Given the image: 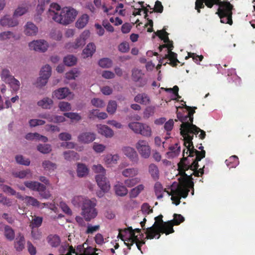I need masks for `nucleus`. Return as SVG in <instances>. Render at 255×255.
<instances>
[{
    "label": "nucleus",
    "instance_id": "obj_1",
    "mask_svg": "<svg viewBox=\"0 0 255 255\" xmlns=\"http://www.w3.org/2000/svg\"><path fill=\"white\" fill-rule=\"evenodd\" d=\"M205 5L210 8L215 5L219 6L216 14L220 18L221 22L230 25L233 24V5L229 1L221 0H196L195 8L198 13H200V9L204 8Z\"/></svg>",
    "mask_w": 255,
    "mask_h": 255
},
{
    "label": "nucleus",
    "instance_id": "obj_2",
    "mask_svg": "<svg viewBox=\"0 0 255 255\" xmlns=\"http://www.w3.org/2000/svg\"><path fill=\"white\" fill-rule=\"evenodd\" d=\"M177 117L178 120L182 122L180 128V133L186 143H192L191 140L193 138L194 134L197 136L199 132H200L199 135V137L200 139H203L205 138L206 135L205 131L191 123L189 121V117L187 115L183 116L180 112H177Z\"/></svg>",
    "mask_w": 255,
    "mask_h": 255
},
{
    "label": "nucleus",
    "instance_id": "obj_3",
    "mask_svg": "<svg viewBox=\"0 0 255 255\" xmlns=\"http://www.w3.org/2000/svg\"><path fill=\"white\" fill-rule=\"evenodd\" d=\"M60 6L56 3L50 5L48 16L55 22L63 25H68L73 22L77 14V11L71 7H64L60 10Z\"/></svg>",
    "mask_w": 255,
    "mask_h": 255
},
{
    "label": "nucleus",
    "instance_id": "obj_4",
    "mask_svg": "<svg viewBox=\"0 0 255 255\" xmlns=\"http://www.w3.org/2000/svg\"><path fill=\"white\" fill-rule=\"evenodd\" d=\"M184 174V177L178 178L179 183L177 185V187L175 189H171V199L172 203L176 206L180 203L181 197L185 198L187 197L190 189L193 188L194 183L193 179L191 175H187V174Z\"/></svg>",
    "mask_w": 255,
    "mask_h": 255
},
{
    "label": "nucleus",
    "instance_id": "obj_5",
    "mask_svg": "<svg viewBox=\"0 0 255 255\" xmlns=\"http://www.w3.org/2000/svg\"><path fill=\"white\" fill-rule=\"evenodd\" d=\"M96 205V200L92 199L86 200L82 206L81 215L86 222H90L97 216L98 212Z\"/></svg>",
    "mask_w": 255,
    "mask_h": 255
},
{
    "label": "nucleus",
    "instance_id": "obj_6",
    "mask_svg": "<svg viewBox=\"0 0 255 255\" xmlns=\"http://www.w3.org/2000/svg\"><path fill=\"white\" fill-rule=\"evenodd\" d=\"M118 237L124 242V244L128 247V250L131 249V247L135 242L140 240L138 236L135 235L131 227L123 230L120 229Z\"/></svg>",
    "mask_w": 255,
    "mask_h": 255
},
{
    "label": "nucleus",
    "instance_id": "obj_7",
    "mask_svg": "<svg viewBox=\"0 0 255 255\" xmlns=\"http://www.w3.org/2000/svg\"><path fill=\"white\" fill-rule=\"evenodd\" d=\"M184 144V146L187 148V150L186 151V153H188V152H189V156L190 157H193L195 155L196 156L195 159L193 160V164L191 165V168H195L198 166V162L200 161L202 159L205 157L206 152L204 150H203V146L202 145V144H200V146L197 147L199 149L201 150L200 151L197 150L195 149L193 146L192 140H191L192 143L189 144V143H186L185 140Z\"/></svg>",
    "mask_w": 255,
    "mask_h": 255
},
{
    "label": "nucleus",
    "instance_id": "obj_8",
    "mask_svg": "<svg viewBox=\"0 0 255 255\" xmlns=\"http://www.w3.org/2000/svg\"><path fill=\"white\" fill-rule=\"evenodd\" d=\"M188 158L187 157H183L180 160V161L178 164V168L179 170V173L180 175V177L179 178H181L182 177H184V174H186L185 171L188 170V169H190L194 172L191 173L190 175L192 177V175H194L196 177H199L200 175H199L200 173L198 171V169L199 167V164H198V166L195 168H191V166L193 164V161L191 164H190L189 162L187 161ZM193 179V178H192Z\"/></svg>",
    "mask_w": 255,
    "mask_h": 255
},
{
    "label": "nucleus",
    "instance_id": "obj_9",
    "mask_svg": "<svg viewBox=\"0 0 255 255\" xmlns=\"http://www.w3.org/2000/svg\"><path fill=\"white\" fill-rule=\"evenodd\" d=\"M144 73L141 70L134 68L131 71V79L133 81L137 83L138 87H143L146 85L147 79L144 77Z\"/></svg>",
    "mask_w": 255,
    "mask_h": 255
},
{
    "label": "nucleus",
    "instance_id": "obj_10",
    "mask_svg": "<svg viewBox=\"0 0 255 255\" xmlns=\"http://www.w3.org/2000/svg\"><path fill=\"white\" fill-rule=\"evenodd\" d=\"M51 74V68L46 65L43 66L40 73V77L37 80L36 86L41 87L45 86L47 83L48 79Z\"/></svg>",
    "mask_w": 255,
    "mask_h": 255
},
{
    "label": "nucleus",
    "instance_id": "obj_11",
    "mask_svg": "<svg viewBox=\"0 0 255 255\" xmlns=\"http://www.w3.org/2000/svg\"><path fill=\"white\" fill-rule=\"evenodd\" d=\"M135 147L142 158H148L151 152V149L146 140L140 139L135 144Z\"/></svg>",
    "mask_w": 255,
    "mask_h": 255
},
{
    "label": "nucleus",
    "instance_id": "obj_12",
    "mask_svg": "<svg viewBox=\"0 0 255 255\" xmlns=\"http://www.w3.org/2000/svg\"><path fill=\"white\" fill-rule=\"evenodd\" d=\"M155 33L159 37L161 40H163L165 44L160 45L159 49L161 51L163 48H167L168 51L172 50L173 48V43L172 41H170L168 37V33L165 31V29L157 30Z\"/></svg>",
    "mask_w": 255,
    "mask_h": 255
},
{
    "label": "nucleus",
    "instance_id": "obj_13",
    "mask_svg": "<svg viewBox=\"0 0 255 255\" xmlns=\"http://www.w3.org/2000/svg\"><path fill=\"white\" fill-rule=\"evenodd\" d=\"M90 33L89 30L84 31L79 37L77 38L75 43H68L66 47L68 48L72 47L74 49L83 46L86 43V40L90 36Z\"/></svg>",
    "mask_w": 255,
    "mask_h": 255
},
{
    "label": "nucleus",
    "instance_id": "obj_14",
    "mask_svg": "<svg viewBox=\"0 0 255 255\" xmlns=\"http://www.w3.org/2000/svg\"><path fill=\"white\" fill-rule=\"evenodd\" d=\"M158 226L159 223L156 222L151 227L146 228L145 232L146 237L144 239L145 240V239L152 240L154 238H156L157 239H159L161 235Z\"/></svg>",
    "mask_w": 255,
    "mask_h": 255
},
{
    "label": "nucleus",
    "instance_id": "obj_15",
    "mask_svg": "<svg viewBox=\"0 0 255 255\" xmlns=\"http://www.w3.org/2000/svg\"><path fill=\"white\" fill-rule=\"evenodd\" d=\"M29 47L31 50L44 52L47 50L48 44L45 40L40 39L29 43Z\"/></svg>",
    "mask_w": 255,
    "mask_h": 255
},
{
    "label": "nucleus",
    "instance_id": "obj_16",
    "mask_svg": "<svg viewBox=\"0 0 255 255\" xmlns=\"http://www.w3.org/2000/svg\"><path fill=\"white\" fill-rule=\"evenodd\" d=\"M78 141L83 144L93 142L96 138V134L92 132H83L78 136Z\"/></svg>",
    "mask_w": 255,
    "mask_h": 255
},
{
    "label": "nucleus",
    "instance_id": "obj_17",
    "mask_svg": "<svg viewBox=\"0 0 255 255\" xmlns=\"http://www.w3.org/2000/svg\"><path fill=\"white\" fill-rule=\"evenodd\" d=\"M124 154L128 157L129 160L135 163L138 161V156L135 149L129 146H125L122 148Z\"/></svg>",
    "mask_w": 255,
    "mask_h": 255
},
{
    "label": "nucleus",
    "instance_id": "obj_18",
    "mask_svg": "<svg viewBox=\"0 0 255 255\" xmlns=\"http://www.w3.org/2000/svg\"><path fill=\"white\" fill-rule=\"evenodd\" d=\"M105 174H98L96 176L98 185L104 192H107L110 188L109 182L105 176Z\"/></svg>",
    "mask_w": 255,
    "mask_h": 255
},
{
    "label": "nucleus",
    "instance_id": "obj_19",
    "mask_svg": "<svg viewBox=\"0 0 255 255\" xmlns=\"http://www.w3.org/2000/svg\"><path fill=\"white\" fill-rule=\"evenodd\" d=\"M174 224L172 222V221H168L167 222H164L162 224L159 223L158 228L160 233L165 234L166 235H169L173 233L174 230L173 228Z\"/></svg>",
    "mask_w": 255,
    "mask_h": 255
},
{
    "label": "nucleus",
    "instance_id": "obj_20",
    "mask_svg": "<svg viewBox=\"0 0 255 255\" xmlns=\"http://www.w3.org/2000/svg\"><path fill=\"white\" fill-rule=\"evenodd\" d=\"M18 24L17 20L14 17H10L6 15L0 19V24L2 26L14 27Z\"/></svg>",
    "mask_w": 255,
    "mask_h": 255
},
{
    "label": "nucleus",
    "instance_id": "obj_21",
    "mask_svg": "<svg viewBox=\"0 0 255 255\" xmlns=\"http://www.w3.org/2000/svg\"><path fill=\"white\" fill-rule=\"evenodd\" d=\"M25 199L24 202L28 206L31 205L33 207L43 208L45 206L48 207L49 204H51L48 203H40L36 199L31 196H25Z\"/></svg>",
    "mask_w": 255,
    "mask_h": 255
},
{
    "label": "nucleus",
    "instance_id": "obj_22",
    "mask_svg": "<svg viewBox=\"0 0 255 255\" xmlns=\"http://www.w3.org/2000/svg\"><path fill=\"white\" fill-rule=\"evenodd\" d=\"M38 31V27L31 22H27L24 26V32L27 36H35Z\"/></svg>",
    "mask_w": 255,
    "mask_h": 255
},
{
    "label": "nucleus",
    "instance_id": "obj_23",
    "mask_svg": "<svg viewBox=\"0 0 255 255\" xmlns=\"http://www.w3.org/2000/svg\"><path fill=\"white\" fill-rule=\"evenodd\" d=\"M25 243V241L23 235L19 233L14 242V246L16 251L17 252L22 251L24 248Z\"/></svg>",
    "mask_w": 255,
    "mask_h": 255
},
{
    "label": "nucleus",
    "instance_id": "obj_24",
    "mask_svg": "<svg viewBox=\"0 0 255 255\" xmlns=\"http://www.w3.org/2000/svg\"><path fill=\"white\" fill-rule=\"evenodd\" d=\"M154 191L155 194L158 199L163 198V193L167 192L169 195H170V192L166 190V189H163L162 184L159 182H156L154 186Z\"/></svg>",
    "mask_w": 255,
    "mask_h": 255
},
{
    "label": "nucleus",
    "instance_id": "obj_25",
    "mask_svg": "<svg viewBox=\"0 0 255 255\" xmlns=\"http://www.w3.org/2000/svg\"><path fill=\"white\" fill-rule=\"evenodd\" d=\"M70 93L68 88H61L54 92L53 97L58 99H63L65 98Z\"/></svg>",
    "mask_w": 255,
    "mask_h": 255
},
{
    "label": "nucleus",
    "instance_id": "obj_26",
    "mask_svg": "<svg viewBox=\"0 0 255 255\" xmlns=\"http://www.w3.org/2000/svg\"><path fill=\"white\" fill-rule=\"evenodd\" d=\"M114 189L117 195L123 197L127 195L128 190L123 183L118 182L114 186Z\"/></svg>",
    "mask_w": 255,
    "mask_h": 255
},
{
    "label": "nucleus",
    "instance_id": "obj_27",
    "mask_svg": "<svg viewBox=\"0 0 255 255\" xmlns=\"http://www.w3.org/2000/svg\"><path fill=\"white\" fill-rule=\"evenodd\" d=\"M24 185L31 190L38 191L43 187V184L37 181H27L24 182Z\"/></svg>",
    "mask_w": 255,
    "mask_h": 255
},
{
    "label": "nucleus",
    "instance_id": "obj_28",
    "mask_svg": "<svg viewBox=\"0 0 255 255\" xmlns=\"http://www.w3.org/2000/svg\"><path fill=\"white\" fill-rule=\"evenodd\" d=\"M53 104L52 100L48 97L44 98L37 102V105L44 109H50Z\"/></svg>",
    "mask_w": 255,
    "mask_h": 255
},
{
    "label": "nucleus",
    "instance_id": "obj_29",
    "mask_svg": "<svg viewBox=\"0 0 255 255\" xmlns=\"http://www.w3.org/2000/svg\"><path fill=\"white\" fill-rule=\"evenodd\" d=\"M98 132L107 137H111L114 135V132L112 129L105 125H100L98 127Z\"/></svg>",
    "mask_w": 255,
    "mask_h": 255
},
{
    "label": "nucleus",
    "instance_id": "obj_30",
    "mask_svg": "<svg viewBox=\"0 0 255 255\" xmlns=\"http://www.w3.org/2000/svg\"><path fill=\"white\" fill-rule=\"evenodd\" d=\"M148 172L154 180L156 181L159 179V171L158 167L155 164L151 163L149 165Z\"/></svg>",
    "mask_w": 255,
    "mask_h": 255
},
{
    "label": "nucleus",
    "instance_id": "obj_31",
    "mask_svg": "<svg viewBox=\"0 0 255 255\" xmlns=\"http://www.w3.org/2000/svg\"><path fill=\"white\" fill-rule=\"evenodd\" d=\"M89 16L87 14L81 15L76 22V27L79 29L83 28L87 24L89 21Z\"/></svg>",
    "mask_w": 255,
    "mask_h": 255
},
{
    "label": "nucleus",
    "instance_id": "obj_32",
    "mask_svg": "<svg viewBox=\"0 0 255 255\" xmlns=\"http://www.w3.org/2000/svg\"><path fill=\"white\" fill-rule=\"evenodd\" d=\"M3 234L5 238L9 241H12L15 238V232L13 229L9 226H5L3 230Z\"/></svg>",
    "mask_w": 255,
    "mask_h": 255
},
{
    "label": "nucleus",
    "instance_id": "obj_33",
    "mask_svg": "<svg viewBox=\"0 0 255 255\" xmlns=\"http://www.w3.org/2000/svg\"><path fill=\"white\" fill-rule=\"evenodd\" d=\"M177 54L171 50L168 51V54L165 55V58H168L170 60L169 64L172 67H176L177 63H180L179 60L177 59Z\"/></svg>",
    "mask_w": 255,
    "mask_h": 255
},
{
    "label": "nucleus",
    "instance_id": "obj_34",
    "mask_svg": "<svg viewBox=\"0 0 255 255\" xmlns=\"http://www.w3.org/2000/svg\"><path fill=\"white\" fill-rule=\"evenodd\" d=\"M47 240L50 246L55 248L58 247L61 243L60 238L57 235H50L48 236Z\"/></svg>",
    "mask_w": 255,
    "mask_h": 255
},
{
    "label": "nucleus",
    "instance_id": "obj_35",
    "mask_svg": "<svg viewBox=\"0 0 255 255\" xmlns=\"http://www.w3.org/2000/svg\"><path fill=\"white\" fill-rule=\"evenodd\" d=\"M89 172L87 167L83 163H78L77 173L79 177H83L86 176Z\"/></svg>",
    "mask_w": 255,
    "mask_h": 255
},
{
    "label": "nucleus",
    "instance_id": "obj_36",
    "mask_svg": "<svg viewBox=\"0 0 255 255\" xmlns=\"http://www.w3.org/2000/svg\"><path fill=\"white\" fill-rule=\"evenodd\" d=\"M225 163L229 168H235L239 164V158L236 155H232L226 160Z\"/></svg>",
    "mask_w": 255,
    "mask_h": 255
},
{
    "label": "nucleus",
    "instance_id": "obj_37",
    "mask_svg": "<svg viewBox=\"0 0 255 255\" xmlns=\"http://www.w3.org/2000/svg\"><path fill=\"white\" fill-rule=\"evenodd\" d=\"M89 199L84 198L82 196H76L73 197L72 200L73 205L75 207H82V206L84 204L86 200H89Z\"/></svg>",
    "mask_w": 255,
    "mask_h": 255
},
{
    "label": "nucleus",
    "instance_id": "obj_38",
    "mask_svg": "<svg viewBox=\"0 0 255 255\" xmlns=\"http://www.w3.org/2000/svg\"><path fill=\"white\" fill-rule=\"evenodd\" d=\"M96 51V46L93 43H89L83 50V53L86 57L92 56Z\"/></svg>",
    "mask_w": 255,
    "mask_h": 255
},
{
    "label": "nucleus",
    "instance_id": "obj_39",
    "mask_svg": "<svg viewBox=\"0 0 255 255\" xmlns=\"http://www.w3.org/2000/svg\"><path fill=\"white\" fill-rule=\"evenodd\" d=\"M144 186L143 184H139L135 187L132 188L129 192V197L130 198H136L140 193L144 190Z\"/></svg>",
    "mask_w": 255,
    "mask_h": 255
},
{
    "label": "nucleus",
    "instance_id": "obj_40",
    "mask_svg": "<svg viewBox=\"0 0 255 255\" xmlns=\"http://www.w3.org/2000/svg\"><path fill=\"white\" fill-rule=\"evenodd\" d=\"M138 170L136 168H127L122 171V175L126 177H132L137 175Z\"/></svg>",
    "mask_w": 255,
    "mask_h": 255
},
{
    "label": "nucleus",
    "instance_id": "obj_41",
    "mask_svg": "<svg viewBox=\"0 0 255 255\" xmlns=\"http://www.w3.org/2000/svg\"><path fill=\"white\" fill-rule=\"evenodd\" d=\"M64 158L67 160H75L79 158L78 154L74 151H67L63 153Z\"/></svg>",
    "mask_w": 255,
    "mask_h": 255
},
{
    "label": "nucleus",
    "instance_id": "obj_42",
    "mask_svg": "<svg viewBox=\"0 0 255 255\" xmlns=\"http://www.w3.org/2000/svg\"><path fill=\"white\" fill-rule=\"evenodd\" d=\"M28 9V5L27 4H24L19 6L16 9H15L13 16H19L25 13Z\"/></svg>",
    "mask_w": 255,
    "mask_h": 255
},
{
    "label": "nucleus",
    "instance_id": "obj_43",
    "mask_svg": "<svg viewBox=\"0 0 255 255\" xmlns=\"http://www.w3.org/2000/svg\"><path fill=\"white\" fill-rule=\"evenodd\" d=\"M140 130L141 131H139V134L142 136L149 137L151 135V129L150 127L146 124L142 123Z\"/></svg>",
    "mask_w": 255,
    "mask_h": 255
},
{
    "label": "nucleus",
    "instance_id": "obj_44",
    "mask_svg": "<svg viewBox=\"0 0 255 255\" xmlns=\"http://www.w3.org/2000/svg\"><path fill=\"white\" fill-rule=\"evenodd\" d=\"M119 159V156L118 154H108L104 158V161L107 164H116Z\"/></svg>",
    "mask_w": 255,
    "mask_h": 255
},
{
    "label": "nucleus",
    "instance_id": "obj_45",
    "mask_svg": "<svg viewBox=\"0 0 255 255\" xmlns=\"http://www.w3.org/2000/svg\"><path fill=\"white\" fill-rule=\"evenodd\" d=\"M117 109V102L115 101H110L108 104L107 107V112L111 115H113L116 113Z\"/></svg>",
    "mask_w": 255,
    "mask_h": 255
},
{
    "label": "nucleus",
    "instance_id": "obj_46",
    "mask_svg": "<svg viewBox=\"0 0 255 255\" xmlns=\"http://www.w3.org/2000/svg\"><path fill=\"white\" fill-rule=\"evenodd\" d=\"M42 221L43 219L42 217L34 216L30 222L29 227L31 228H37L41 225Z\"/></svg>",
    "mask_w": 255,
    "mask_h": 255
},
{
    "label": "nucleus",
    "instance_id": "obj_47",
    "mask_svg": "<svg viewBox=\"0 0 255 255\" xmlns=\"http://www.w3.org/2000/svg\"><path fill=\"white\" fill-rule=\"evenodd\" d=\"M42 165L45 170L48 171H53L57 167V165L55 163L49 160L43 161Z\"/></svg>",
    "mask_w": 255,
    "mask_h": 255
},
{
    "label": "nucleus",
    "instance_id": "obj_48",
    "mask_svg": "<svg viewBox=\"0 0 255 255\" xmlns=\"http://www.w3.org/2000/svg\"><path fill=\"white\" fill-rule=\"evenodd\" d=\"M99 65L102 68H108L112 66L113 61L109 58H104L99 60Z\"/></svg>",
    "mask_w": 255,
    "mask_h": 255
},
{
    "label": "nucleus",
    "instance_id": "obj_49",
    "mask_svg": "<svg viewBox=\"0 0 255 255\" xmlns=\"http://www.w3.org/2000/svg\"><path fill=\"white\" fill-rule=\"evenodd\" d=\"M37 149L39 151L44 154L48 153L52 150L51 145L48 144H39L37 145Z\"/></svg>",
    "mask_w": 255,
    "mask_h": 255
},
{
    "label": "nucleus",
    "instance_id": "obj_50",
    "mask_svg": "<svg viewBox=\"0 0 255 255\" xmlns=\"http://www.w3.org/2000/svg\"><path fill=\"white\" fill-rule=\"evenodd\" d=\"M64 64L68 66H72L74 65L77 62V58L73 55H68L64 59Z\"/></svg>",
    "mask_w": 255,
    "mask_h": 255
},
{
    "label": "nucleus",
    "instance_id": "obj_51",
    "mask_svg": "<svg viewBox=\"0 0 255 255\" xmlns=\"http://www.w3.org/2000/svg\"><path fill=\"white\" fill-rule=\"evenodd\" d=\"M142 123L139 122H131L128 124V126L134 133L139 134Z\"/></svg>",
    "mask_w": 255,
    "mask_h": 255
},
{
    "label": "nucleus",
    "instance_id": "obj_52",
    "mask_svg": "<svg viewBox=\"0 0 255 255\" xmlns=\"http://www.w3.org/2000/svg\"><path fill=\"white\" fill-rule=\"evenodd\" d=\"M1 79L7 83L13 76L10 74V71L8 70L3 69L1 72Z\"/></svg>",
    "mask_w": 255,
    "mask_h": 255
},
{
    "label": "nucleus",
    "instance_id": "obj_53",
    "mask_svg": "<svg viewBox=\"0 0 255 255\" xmlns=\"http://www.w3.org/2000/svg\"><path fill=\"white\" fill-rule=\"evenodd\" d=\"M7 83L10 85L12 90L15 92L17 91L19 89L20 82L18 80L14 78V77Z\"/></svg>",
    "mask_w": 255,
    "mask_h": 255
},
{
    "label": "nucleus",
    "instance_id": "obj_54",
    "mask_svg": "<svg viewBox=\"0 0 255 255\" xmlns=\"http://www.w3.org/2000/svg\"><path fill=\"white\" fill-rule=\"evenodd\" d=\"M182 101L184 103V105H183L184 108L188 111L187 115L189 117V121L191 122V123H193V115L195 113V109H197V108L195 107L191 108L189 106H188L186 105V103L185 102H184L183 101Z\"/></svg>",
    "mask_w": 255,
    "mask_h": 255
},
{
    "label": "nucleus",
    "instance_id": "obj_55",
    "mask_svg": "<svg viewBox=\"0 0 255 255\" xmlns=\"http://www.w3.org/2000/svg\"><path fill=\"white\" fill-rule=\"evenodd\" d=\"M79 75V71L76 69H73L66 73V78L68 80L75 79Z\"/></svg>",
    "mask_w": 255,
    "mask_h": 255
},
{
    "label": "nucleus",
    "instance_id": "obj_56",
    "mask_svg": "<svg viewBox=\"0 0 255 255\" xmlns=\"http://www.w3.org/2000/svg\"><path fill=\"white\" fill-rule=\"evenodd\" d=\"M16 161L21 165L28 166L30 164V161L29 159H25L21 155H18L15 156Z\"/></svg>",
    "mask_w": 255,
    "mask_h": 255
},
{
    "label": "nucleus",
    "instance_id": "obj_57",
    "mask_svg": "<svg viewBox=\"0 0 255 255\" xmlns=\"http://www.w3.org/2000/svg\"><path fill=\"white\" fill-rule=\"evenodd\" d=\"M43 187H41V189H39L38 191L40 196L44 199H48L51 196L50 192L46 190V187L45 185L43 184Z\"/></svg>",
    "mask_w": 255,
    "mask_h": 255
},
{
    "label": "nucleus",
    "instance_id": "obj_58",
    "mask_svg": "<svg viewBox=\"0 0 255 255\" xmlns=\"http://www.w3.org/2000/svg\"><path fill=\"white\" fill-rule=\"evenodd\" d=\"M98 251L97 249L88 247L87 245L84 253L79 255H98V254L96 253V251Z\"/></svg>",
    "mask_w": 255,
    "mask_h": 255
},
{
    "label": "nucleus",
    "instance_id": "obj_59",
    "mask_svg": "<svg viewBox=\"0 0 255 255\" xmlns=\"http://www.w3.org/2000/svg\"><path fill=\"white\" fill-rule=\"evenodd\" d=\"M141 210L143 214H149L153 212V210L147 203H144L141 207Z\"/></svg>",
    "mask_w": 255,
    "mask_h": 255
},
{
    "label": "nucleus",
    "instance_id": "obj_60",
    "mask_svg": "<svg viewBox=\"0 0 255 255\" xmlns=\"http://www.w3.org/2000/svg\"><path fill=\"white\" fill-rule=\"evenodd\" d=\"M92 104L97 108H103L105 104L103 100L99 98H94L91 100Z\"/></svg>",
    "mask_w": 255,
    "mask_h": 255
},
{
    "label": "nucleus",
    "instance_id": "obj_61",
    "mask_svg": "<svg viewBox=\"0 0 255 255\" xmlns=\"http://www.w3.org/2000/svg\"><path fill=\"white\" fill-rule=\"evenodd\" d=\"M173 217L174 219L171 221L175 226L179 225L184 221V218L180 214H174Z\"/></svg>",
    "mask_w": 255,
    "mask_h": 255
},
{
    "label": "nucleus",
    "instance_id": "obj_62",
    "mask_svg": "<svg viewBox=\"0 0 255 255\" xmlns=\"http://www.w3.org/2000/svg\"><path fill=\"white\" fill-rule=\"evenodd\" d=\"M64 116L73 120L79 121L81 120V117L76 113H65L64 114Z\"/></svg>",
    "mask_w": 255,
    "mask_h": 255
},
{
    "label": "nucleus",
    "instance_id": "obj_63",
    "mask_svg": "<svg viewBox=\"0 0 255 255\" xmlns=\"http://www.w3.org/2000/svg\"><path fill=\"white\" fill-rule=\"evenodd\" d=\"M139 182V179L138 178H134L131 179H128L125 181V183L128 187H131L134 186Z\"/></svg>",
    "mask_w": 255,
    "mask_h": 255
},
{
    "label": "nucleus",
    "instance_id": "obj_64",
    "mask_svg": "<svg viewBox=\"0 0 255 255\" xmlns=\"http://www.w3.org/2000/svg\"><path fill=\"white\" fill-rule=\"evenodd\" d=\"M58 107L60 110L63 112L68 111L71 109V105L69 103L65 102H60Z\"/></svg>",
    "mask_w": 255,
    "mask_h": 255
}]
</instances>
